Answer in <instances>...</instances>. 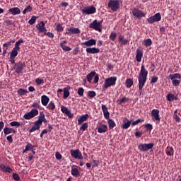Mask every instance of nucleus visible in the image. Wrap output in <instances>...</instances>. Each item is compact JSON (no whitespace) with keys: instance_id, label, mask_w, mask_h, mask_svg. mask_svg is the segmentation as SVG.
I'll return each instance as SVG.
<instances>
[{"instance_id":"obj_1","label":"nucleus","mask_w":181,"mask_h":181,"mask_svg":"<svg viewBox=\"0 0 181 181\" xmlns=\"http://www.w3.org/2000/svg\"><path fill=\"white\" fill-rule=\"evenodd\" d=\"M96 45L97 40L94 39H90L81 43V46H86L87 47L86 52L88 54H97V53H100V49L97 47H91V46H95Z\"/></svg>"},{"instance_id":"obj_2","label":"nucleus","mask_w":181,"mask_h":181,"mask_svg":"<svg viewBox=\"0 0 181 181\" xmlns=\"http://www.w3.org/2000/svg\"><path fill=\"white\" fill-rule=\"evenodd\" d=\"M148 71L145 69L144 65L141 67V71L138 77L139 81V92L141 95L143 87L144 86L147 80Z\"/></svg>"},{"instance_id":"obj_3","label":"nucleus","mask_w":181,"mask_h":181,"mask_svg":"<svg viewBox=\"0 0 181 181\" xmlns=\"http://www.w3.org/2000/svg\"><path fill=\"white\" fill-rule=\"evenodd\" d=\"M21 43H25V41L22 38L18 40L14 45L11 54H10V59H15L16 56H18V51L21 50Z\"/></svg>"},{"instance_id":"obj_4","label":"nucleus","mask_w":181,"mask_h":181,"mask_svg":"<svg viewBox=\"0 0 181 181\" xmlns=\"http://www.w3.org/2000/svg\"><path fill=\"white\" fill-rule=\"evenodd\" d=\"M102 111L103 112L105 118L108 119L107 123L109 124L110 129H112L114 128V121L110 119V112H108V109L105 105H102Z\"/></svg>"},{"instance_id":"obj_5","label":"nucleus","mask_w":181,"mask_h":181,"mask_svg":"<svg viewBox=\"0 0 181 181\" xmlns=\"http://www.w3.org/2000/svg\"><path fill=\"white\" fill-rule=\"evenodd\" d=\"M25 67H26V65L25 64L24 62H19L15 64L13 66V70H15V73H16V74H22Z\"/></svg>"},{"instance_id":"obj_6","label":"nucleus","mask_w":181,"mask_h":181,"mask_svg":"<svg viewBox=\"0 0 181 181\" xmlns=\"http://www.w3.org/2000/svg\"><path fill=\"white\" fill-rule=\"evenodd\" d=\"M82 15H93L97 12V8L93 6H89L87 7H84L81 9Z\"/></svg>"},{"instance_id":"obj_7","label":"nucleus","mask_w":181,"mask_h":181,"mask_svg":"<svg viewBox=\"0 0 181 181\" xmlns=\"http://www.w3.org/2000/svg\"><path fill=\"white\" fill-rule=\"evenodd\" d=\"M103 24V21H97V19L94 20L90 25V29H94V30H98V32H101V26Z\"/></svg>"},{"instance_id":"obj_8","label":"nucleus","mask_w":181,"mask_h":181,"mask_svg":"<svg viewBox=\"0 0 181 181\" xmlns=\"http://www.w3.org/2000/svg\"><path fill=\"white\" fill-rule=\"evenodd\" d=\"M39 115V110L34 108V109H32L29 112L25 113L24 115V118H25V119H30L36 117V115Z\"/></svg>"},{"instance_id":"obj_9","label":"nucleus","mask_w":181,"mask_h":181,"mask_svg":"<svg viewBox=\"0 0 181 181\" xmlns=\"http://www.w3.org/2000/svg\"><path fill=\"white\" fill-rule=\"evenodd\" d=\"M70 153L72 158H74V159H80L83 160V154H81V152H80L79 149H76V150L71 149L70 151Z\"/></svg>"},{"instance_id":"obj_10","label":"nucleus","mask_w":181,"mask_h":181,"mask_svg":"<svg viewBox=\"0 0 181 181\" xmlns=\"http://www.w3.org/2000/svg\"><path fill=\"white\" fill-rule=\"evenodd\" d=\"M139 149L143 152L148 151L153 147V144H141L139 145Z\"/></svg>"},{"instance_id":"obj_11","label":"nucleus","mask_w":181,"mask_h":181,"mask_svg":"<svg viewBox=\"0 0 181 181\" xmlns=\"http://www.w3.org/2000/svg\"><path fill=\"white\" fill-rule=\"evenodd\" d=\"M161 20V16L160 13H156L153 16H151L147 19L148 23L152 24L154 22H158Z\"/></svg>"},{"instance_id":"obj_12","label":"nucleus","mask_w":181,"mask_h":181,"mask_svg":"<svg viewBox=\"0 0 181 181\" xmlns=\"http://www.w3.org/2000/svg\"><path fill=\"white\" fill-rule=\"evenodd\" d=\"M111 86H114V77H110L105 79L103 90H107V88H108V87H111Z\"/></svg>"},{"instance_id":"obj_13","label":"nucleus","mask_w":181,"mask_h":181,"mask_svg":"<svg viewBox=\"0 0 181 181\" xmlns=\"http://www.w3.org/2000/svg\"><path fill=\"white\" fill-rule=\"evenodd\" d=\"M132 14L134 17L137 18H141L142 17L145 16L144 13L141 11V10H139V8H133Z\"/></svg>"},{"instance_id":"obj_14","label":"nucleus","mask_w":181,"mask_h":181,"mask_svg":"<svg viewBox=\"0 0 181 181\" xmlns=\"http://www.w3.org/2000/svg\"><path fill=\"white\" fill-rule=\"evenodd\" d=\"M12 43H15V40H11L3 44V53H2L3 56H5V54H6V52L8 51V47H9V46H11Z\"/></svg>"},{"instance_id":"obj_15","label":"nucleus","mask_w":181,"mask_h":181,"mask_svg":"<svg viewBox=\"0 0 181 181\" xmlns=\"http://www.w3.org/2000/svg\"><path fill=\"white\" fill-rule=\"evenodd\" d=\"M159 112L160 111L156 109H153L151 111V116L153 117V119L156 120V121H160V118L159 117Z\"/></svg>"},{"instance_id":"obj_16","label":"nucleus","mask_w":181,"mask_h":181,"mask_svg":"<svg viewBox=\"0 0 181 181\" xmlns=\"http://www.w3.org/2000/svg\"><path fill=\"white\" fill-rule=\"evenodd\" d=\"M0 169L2 170V172H4L5 173H12L13 172V170L9 166H6L4 164L0 165Z\"/></svg>"},{"instance_id":"obj_17","label":"nucleus","mask_w":181,"mask_h":181,"mask_svg":"<svg viewBox=\"0 0 181 181\" xmlns=\"http://www.w3.org/2000/svg\"><path fill=\"white\" fill-rule=\"evenodd\" d=\"M132 122L128 120L127 118H124L123 119V124H122V128L124 129H127L131 127Z\"/></svg>"},{"instance_id":"obj_18","label":"nucleus","mask_w":181,"mask_h":181,"mask_svg":"<svg viewBox=\"0 0 181 181\" xmlns=\"http://www.w3.org/2000/svg\"><path fill=\"white\" fill-rule=\"evenodd\" d=\"M50 101V98L47 97L46 95H43L41 96V103L44 107H46L48 104L49 102Z\"/></svg>"},{"instance_id":"obj_19","label":"nucleus","mask_w":181,"mask_h":181,"mask_svg":"<svg viewBox=\"0 0 181 181\" xmlns=\"http://www.w3.org/2000/svg\"><path fill=\"white\" fill-rule=\"evenodd\" d=\"M45 26H46V24L43 21H40L36 25V29L39 33H42Z\"/></svg>"},{"instance_id":"obj_20","label":"nucleus","mask_w":181,"mask_h":181,"mask_svg":"<svg viewBox=\"0 0 181 181\" xmlns=\"http://www.w3.org/2000/svg\"><path fill=\"white\" fill-rule=\"evenodd\" d=\"M66 30H68V32H70L71 33H72V35H78L79 33H81L80 29L74 28V27H70L69 28H66Z\"/></svg>"},{"instance_id":"obj_21","label":"nucleus","mask_w":181,"mask_h":181,"mask_svg":"<svg viewBox=\"0 0 181 181\" xmlns=\"http://www.w3.org/2000/svg\"><path fill=\"white\" fill-rule=\"evenodd\" d=\"M66 43H67V41H62L59 44V46L64 52H70V50H71V48L70 47L66 46Z\"/></svg>"},{"instance_id":"obj_22","label":"nucleus","mask_w":181,"mask_h":181,"mask_svg":"<svg viewBox=\"0 0 181 181\" xmlns=\"http://www.w3.org/2000/svg\"><path fill=\"white\" fill-rule=\"evenodd\" d=\"M8 12L11 13V15H19L21 13V8L18 7H14L8 9Z\"/></svg>"},{"instance_id":"obj_23","label":"nucleus","mask_w":181,"mask_h":181,"mask_svg":"<svg viewBox=\"0 0 181 181\" xmlns=\"http://www.w3.org/2000/svg\"><path fill=\"white\" fill-rule=\"evenodd\" d=\"M46 116L45 115V112H40V115L38 116V119L37 121H35V122H37V124L42 125V121L43 119Z\"/></svg>"},{"instance_id":"obj_24","label":"nucleus","mask_w":181,"mask_h":181,"mask_svg":"<svg viewBox=\"0 0 181 181\" xmlns=\"http://www.w3.org/2000/svg\"><path fill=\"white\" fill-rule=\"evenodd\" d=\"M88 119V114H85L84 115L81 116L78 119V125H81V124L85 121H87Z\"/></svg>"},{"instance_id":"obj_25","label":"nucleus","mask_w":181,"mask_h":181,"mask_svg":"<svg viewBox=\"0 0 181 181\" xmlns=\"http://www.w3.org/2000/svg\"><path fill=\"white\" fill-rule=\"evenodd\" d=\"M143 57V52L139 49H136V59L137 62H141Z\"/></svg>"},{"instance_id":"obj_26","label":"nucleus","mask_w":181,"mask_h":181,"mask_svg":"<svg viewBox=\"0 0 181 181\" xmlns=\"http://www.w3.org/2000/svg\"><path fill=\"white\" fill-rule=\"evenodd\" d=\"M35 148H36V146H33L32 144L28 143L25 146V148L23 150V153H26L28 151H32L33 149H35Z\"/></svg>"},{"instance_id":"obj_27","label":"nucleus","mask_w":181,"mask_h":181,"mask_svg":"<svg viewBox=\"0 0 181 181\" xmlns=\"http://www.w3.org/2000/svg\"><path fill=\"white\" fill-rule=\"evenodd\" d=\"M165 153L168 156H173L174 154L173 148L170 146H168L165 149Z\"/></svg>"},{"instance_id":"obj_28","label":"nucleus","mask_w":181,"mask_h":181,"mask_svg":"<svg viewBox=\"0 0 181 181\" xmlns=\"http://www.w3.org/2000/svg\"><path fill=\"white\" fill-rule=\"evenodd\" d=\"M71 174L74 176V177H78V176H80V171H78V169L77 168H72Z\"/></svg>"},{"instance_id":"obj_29","label":"nucleus","mask_w":181,"mask_h":181,"mask_svg":"<svg viewBox=\"0 0 181 181\" xmlns=\"http://www.w3.org/2000/svg\"><path fill=\"white\" fill-rule=\"evenodd\" d=\"M70 95V86L64 88V96L63 98L66 100Z\"/></svg>"},{"instance_id":"obj_30","label":"nucleus","mask_w":181,"mask_h":181,"mask_svg":"<svg viewBox=\"0 0 181 181\" xmlns=\"http://www.w3.org/2000/svg\"><path fill=\"white\" fill-rule=\"evenodd\" d=\"M40 127H42V125L35 122L34 126L30 129V132L32 133L35 132V131H38V129H40Z\"/></svg>"},{"instance_id":"obj_31","label":"nucleus","mask_w":181,"mask_h":181,"mask_svg":"<svg viewBox=\"0 0 181 181\" xmlns=\"http://www.w3.org/2000/svg\"><path fill=\"white\" fill-rule=\"evenodd\" d=\"M107 127L106 125H100L98 127V132H99V134H103L104 132H107Z\"/></svg>"},{"instance_id":"obj_32","label":"nucleus","mask_w":181,"mask_h":181,"mask_svg":"<svg viewBox=\"0 0 181 181\" xmlns=\"http://www.w3.org/2000/svg\"><path fill=\"white\" fill-rule=\"evenodd\" d=\"M95 76V71H93L86 76V79L88 83H91L93 77Z\"/></svg>"},{"instance_id":"obj_33","label":"nucleus","mask_w":181,"mask_h":181,"mask_svg":"<svg viewBox=\"0 0 181 181\" xmlns=\"http://www.w3.org/2000/svg\"><path fill=\"white\" fill-rule=\"evenodd\" d=\"M47 109L49 110L50 111H54L56 109V105H54V103L53 101H51L47 105Z\"/></svg>"},{"instance_id":"obj_34","label":"nucleus","mask_w":181,"mask_h":181,"mask_svg":"<svg viewBox=\"0 0 181 181\" xmlns=\"http://www.w3.org/2000/svg\"><path fill=\"white\" fill-rule=\"evenodd\" d=\"M169 78L170 80L180 79L181 78V75L178 73L175 74H170V75H169Z\"/></svg>"},{"instance_id":"obj_35","label":"nucleus","mask_w":181,"mask_h":181,"mask_svg":"<svg viewBox=\"0 0 181 181\" xmlns=\"http://www.w3.org/2000/svg\"><path fill=\"white\" fill-rule=\"evenodd\" d=\"M167 100L170 102H172L173 100H177V96H175L173 94L170 93L167 95Z\"/></svg>"},{"instance_id":"obj_36","label":"nucleus","mask_w":181,"mask_h":181,"mask_svg":"<svg viewBox=\"0 0 181 181\" xmlns=\"http://www.w3.org/2000/svg\"><path fill=\"white\" fill-rule=\"evenodd\" d=\"M119 9V0L114 1V11H117Z\"/></svg>"},{"instance_id":"obj_37","label":"nucleus","mask_w":181,"mask_h":181,"mask_svg":"<svg viewBox=\"0 0 181 181\" xmlns=\"http://www.w3.org/2000/svg\"><path fill=\"white\" fill-rule=\"evenodd\" d=\"M134 85V81L132 79L128 78L126 80V86L127 88H131Z\"/></svg>"},{"instance_id":"obj_38","label":"nucleus","mask_w":181,"mask_h":181,"mask_svg":"<svg viewBox=\"0 0 181 181\" xmlns=\"http://www.w3.org/2000/svg\"><path fill=\"white\" fill-rule=\"evenodd\" d=\"M36 19H37V17L35 16H33L28 21V23L30 25H35L36 23Z\"/></svg>"},{"instance_id":"obj_39","label":"nucleus","mask_w":181,"mask_h":181,"mask_svg":"<svg viewBox=\"0 0 181 181\" xmlns=\"http://www.w3.org/2000/svg\"><path fill=\"white\" fill-rule=\"evenodd\" d=\"M144 45L145 47H150L152 45V41L151 39H147L144 40Z\"/></svg>"},{"instance_id":"obj_40","label":"nucleus","mask_w":181,"mask_h":181,"mask_svg":"<svg viewBox=\"0 0 181 181\" xmlns=\"http://www.w3.org/2000/svg\"><path fill=\"white\" fill-rule=\"evenodd\" d=\"M173 119L175 120L176 122H180V118L177 115V110L174 112Z\"/></svg>"},{"instance_id":"obj_41","label":"nucleus","mask_w":181,"mask_h":181,"mask_svg":"<svg viewBox=\"0 0 181 181\" xmlns=\"http://www.w3.org/2000/svg\"><path fill=\"white\" fill-rule=\"evenodd\" d=\"M4 132L5 135H9V134H12V128L5 127L4 129Z\"/></svg>"},{"instance_id":"obj_42","label":"nucleus","mask_w":181,"mask_h":181,"mask_svg":"<svg viewBox=\"0 0 181 181\" xmlns=\"http://www.w3.org/2000/svg\"><path fill=\"white\" fill-rule=\"evenodd\" d=\"M119 41L121 42L122 45H125L128 44V40L124 39V37L119 36Z\"/></svg>"},{"instance_id":"obj_43","label":"nucleus","mask_w":181,"mask_h":181,"mask_svg":"<svg viewBox=\"0 0 181 181\" xmlns=\"http://www.w3.org/2000/svg\"><path fill=\"white\" fill-rule=\"evenodd\" d=\"M28 93V90L23 89V88H20L18 90V94L20 95H25Z\"/></svg>"},{"instance_id":"obj_44","label":"nucleus","mask_w":181,"mask_h":181,"mask_svg":"<svg viewBox=\"0 0 181 181\" xmlns=\"http://www.w3.org/2000/svg\"><path fill=\"white\" fill-rule=\"evenodd\" d=\"M56 30H57V32H63V30H64V28H63L62 24L58 23L56 27Z\"/></svg>"},{"instance_id":"obj_45","label":"nucleus","mask_w":181,"mask_h":181,"mask_svg":"<svg viewBox=\"0 0 181 181\" xmlns=\"http://www.w3.org/2000/svg\"><path fill=\"white\" fill-rule=\"evenodd\" d=\"M78 95L79 97H83L84 95V88H79L78 89Z\"/></svg>"},{"instance_id":"obj_46","label":"nucleus","mask_w":181,"mask_h":181,"mask_svg":"<svg viewBox=\"0 0 181 181\" xmlns=\"http://www.w3.org/2000/svg\"><path fill=\"white\" fill-rule=\"evenodd\" d=\"M40 102L38 103H33L31 105V107H33V108H37L38 110H40L41 107H40Z\"/></svg>"},{"instance_id":"obj_47","label":"nucleus","mask_w":181,"mask_h":181,"mask_svg":"<svg viewBox=\"0 0 181 181\" xmlns=\"http://www.w3.org/2000/svg\"><path fill=\"white\" fill-rule=\"evenodd\" d=\"M35 83L37 86H40V84H43V83H45V81L40 78H37L35 79Z\"/></svg>"},{"instance_id":"obj_48","label":"nucleus","mask_w":181,"mask_h":181,"mask_svg":"<svg viewBox=\"0 0 181 181\" xmlns=\"http://www.w3.org/2000/svg\"><path fill=\"white\" fill-rule=\"evenodd\" d=\"M97 95V93H95V91L90 90L88 93V97H90V98H94Z\"/></svg>"},{"instance_id":"obj_49","label":"nucleus","mask_w":181,"mask_h":181,"mask_svg":"<svg viewBox=\"0 0 181 181\" xmlns=\"http://www.w3.org/2000/svg\"><path fill=\"white\" fill-rule=\"evenodd\" d=\"M171 81H172L173 86L175 87L178 86L181 82L180 80H177V79H174Z\"/></svg>"},{"instance_id":"obj_50","label":"nucleus","mask_w":181,"mask_h":181,"mask_svg":"<svg viewBox=\"0 0 181 181\" xmlns=\"http://www.w3.org/2000/svg\"><path fill=\"white\" fill-rule=\"evenodd\" d=\"M11 127H21V122L13 121L10 123Z\"/></svg>"},{"instance_id":"obj_51","label":"nucleus","mask_w":181,"mask_h":181,"mask_svg":"<svg viewBox=\"0 0 181 181\" xmlns=\"http://www.w3.org/2000/svg\"><path fill=\"white\" fill-rule=\"evenodd\" d=\"M88 128V123H83L82 126L80 127V131H86Z\"/></svg>"},{"instance_id":"obj_52","label":"nucleus","mask_w":181,"mask_h":181,"mask_svg":"<svg viewBox=\"0 0 181 181\" xmlns=\"http://www.w3.org/2000/svg\"><path fill=\"white\" fill-rule=\"evenodd\" d=\"M93 165H92V168H97L100 165V161L99 160H93Z\"/></svg>"},{"instance_id":"obj_53","label":"nucleus","mask_w":181,"mask_h":181,"mask_svg":"<svg viewBox=\"0 0 181 181\" xmlns=\"http://www.w3.org/2000/svg\"><path fill=\"white\" fill-rule=\"evenodd\" d=\"M144 120L142 119H139L132 123V126L134 127L135 125H138L139 123L143 122Z\"/></svg>"},{"instance_id":"obj_54","label":"nucleus","mask_w":181,"mask_h":181,"mask_svg":"<svg viewBox=\"0 0 181 181\" xmlns=\"http://www.w3.org/2000/svg\"><path fill=\"white\" fill-rule=\"evenodd\" d=\"M108 8H110L111 11H114V0H110L108 3Z\"/></svg>"},{"instance_id":"obj_55","label":"nucleus","mask_w":181,"mask_h":181,"mask_svg":"<svg viewBox=\"0 0 181 181\" xmlns=\"http://www.w3.org/2000/svg\"><path fill=\"white\" fill-rule=\"evenodd\" d=\"M80 53V47H77L73 50V54L77 56Z\"/></svg>"},{"instance_id":"obj_56","label":"nucleus","mask_w":181,"mask_h":181,"mask_svg":"<svg viewBox=\"0 0 181 181\" xmlns=\"http://www.w3.org/2000/svg\"><path fill=\"white\" fill-rule=\"evenodd\" d=\"M55 158L57 160H60L62 159V158H63V156H62V154H60V153L59 152H56L55 153Z\"/></svg>"},{"instance_id":"obj_57","label":"nucleus","mask_w":181,"mask_h":181,"mask_svg":"<svg viewBox=\"0 0 181 181\" xmlns=\"http://www.w3.org/2000/svg\"><path fill=\"white\" fill-rule=\"evenodd\" d=\"M61 111H62V112H63V114H66L67 112H69V110L65 106H62Z\"/></svg>"},{"instance_id":"obj_58","label":"nucleus","mask_w":181,"mask_h":181,"mask_svg":"<svg viewBox=\"0 0 181 181\" xmlns=\"http://www.w3.org/2000/svg\"><path fill=\"white\" fill-rule=\"evenodd\" d=\"M13 178L14 179V180H16V181H19L21 180V177H19V175L16 173H13Z\"/></svg>"},{"instance_id":"obj_59","label":"nucleus","mask_w":181,"mask_h":181,"mask_svg":"<svg viewBox=\"0 0 181 181\" xmlns=\"http://www.w3.org/2000/svg\"><path fill=\"white\" fill-rule=\"evenodd\" d=\"M145 127L147 129V130H149V131H151L153 129V126L151 124H145Z\"/></svg>"},{"instance_id":"obj_60","label":"nucleus","mask_w":181,"mask_h":181,"mask_svg":"<svg viewBox=\"0 0 181 181\" xmlns=\"http://www.w3.org/2000/svg\"><path fill=\"white\" fill-rule=\"evenodd\" d=\"M7 141H8V142L10 144H12L13 142V139H12V135H9L6 137Z\"/></svg>"},{"instance_id":"obj_61","label":"nucleus","mask_w":181,"mask_h":181,"mask_svg":"<svg viewBox=\"0 0 181 181\" xmlns=\"http://www.w3.org/2000/svg\"><path fill=\"white\" fill-rule=\"evenodd\" d=\"M158 77L156 76H153L152 78H151V81L150 82V83H155L158 81Z\"/></svg>"},{"instance_id":"obj_62","label":"nucleus","mask_w":181,"mask_h":181,"mask_svg":"<svg viewBox=\"0 0 181 181\" xmlns=\"http://www.w3.org/2000/svg\"><path fill=\"white\" fill-rule=\"evenodd\" d=\"M66 115H67V117H69V118H73L74 117V114L71 113L70 110L67 112Z\"/></svg>"},{"instance_id":"obj_63","label":"nucleus","mask_w":181,"mask_h":181,"mask_svg":"<svg viewBox=\"0 0 181 181\" xmlns=\"http://www.w3.org/2000/svg\"><path fill=\"white\" fill-rule=\"evenodd\" d=\"M98 80H100V77L98 76V74H95L94 76V83L96 84V83H98Z\"/></svg>"},{"instance_id":"obj_64","label":"nucleus","mask_w":181,"mask_h":181,"mask_svg":"<svg viewBox=\"0 0 181 181\" xmlns=\"http://www.w3.org/2000/svg\"><path fill=\"white\" fill-rule=\"evenodd\" d=\"M128 100H129V99H128V98H122L121 100H120V101H119V103H124L125 102H127V101H128Z\"/></svg>"}]
</instances>
